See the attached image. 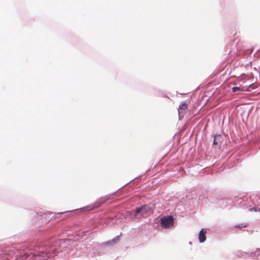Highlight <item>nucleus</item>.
<instances>
[{
  "instance_id": "1",
  "label": "nucleus",
  "mask_w": 260,
  "mask_h": 260,
  "mask_svg": "<svg viewBox=\"0 0 260 260\" xmlns=\"http://www.w3.org/2000/svg\"><path fill=\"white\" fill-rule=\"evenodd\" d=\"M152 213V209L148 205H145L137 208L135 211L133 212V216L135 218L140 219L147 217Z\"/></svg>"
},
{
  "instance_id": "4",
  "label": "nucleus",
  "mask_w": 260,
  "mask_h": 260,
  "mask_svg": "<svg viewBox=\"0 0 260 260\" xmlns=\"http://www.w3.org/2000/svg\"><path fill=\"white\" fill-rule=\"evenodd\" d=\"M206 233H207V230L206 229H202L201 230V231L200 232L199 234V239L200 242L203 243L206 240Z\"/></svg>"
},
{
  "instance_id": "11",
  "label": "nucleus",
  "mask_w": 260,
  "mask_h": 260,
  "mask_svg": "<svg viewBox=\"0 0 260 260\" xmlns=\"http://www.w3.org/2000/svg\"><path fill=\"white\" fill-rule=\"evenodd\" d=\"M23 256H25V255H26L27 256H29L30 255H29V254H28V253H23Z\"/></svg>"
},
{
  "instance_id": "9",
  "label": "nucleus",
  "mask_w": 260,
  "mask_h": 260,
  "mask_svg": "<svg viewBox=\"0 0 260 260\" xmlns=\"http://www.w3.org/2000/svg\"><path fill=\"white\" fill-rule=\"evenodd\" d=\"M243 90V87H234L232 88V90L233 92H236L237 91H242Z\"/></svg>"
},
{
  "instance_id": "13",
  "label": "nucleus",
  "mask_w": 260,
  "mask_h": 260,
  "mask_svg": "<svg viewBox=\"0 0 260 260\" xmlns=\"http://www.w3.org/2000/svg\"><path fill=\"white\" fill-rule=\"evenodd\" d=\"M245 226H246V225H243V226H242H242L239 225V226H237V227H238V228H242V227H245Z\"/></svg>"
},
{
  "instance_id": "8",
  "label": "nucleus",
  "mask_w": 260,
  "mask_h": 260,
  "mask_svg": "<svg viewBox=\"0 0 260 260\" xmlns=\"http://www.w3.org/2000/svg\"><path fill=\"white\" fill-rule=\"evenodd\" d=\"M118 238L116 237V238H114L111 240L106 242L104 244L105 245H113L115 244L118 241Z\"/></svg>"
},
{
  "instance_id": "12",
  "label": "nucleus",
  "mask_w": 260,
  "mask_h": 260,
  "mask_svg": "<svg viewBox=\"0 0 260 260\" xmlns=\"http://www.w3.org/2000/svg\"><path fill=\"white\" fill-rule=\"evenodd\" d=\"M16 257H17V255H16ZM17 257L15 258L14 259H9L8 257L7 258V260H17Z\"/></svg>"
},
{
  "instance_id": "10",
  "label": "nucleus",
  "mask_w": 260,
  "mask_h": 260,
  "mask_svg": "<svg viewBox=\"0 0 260 260\" xmlns=\"http://www.w3.org/2000/svg\"><path fill=\"white\" fill-rule=\"evenodd\" d=\"M250 211H260V209L258 208H253L252 209H250Z\"/></svg>"
},
{
  "instance_id": "3",
  "label": "nucleus",
  "mask_w": 260,
  "mask_h": 260,
  "mask_svg": "<svg viewBox=\"0 0 260 260\" xmlns=\"http://www.w3.org/2000/svg\"><path fill=\"white\" fill-rule=\"evenodd\" d=\"M174 218L172 216H165L160 219L161 225L165 228H169L173 225Z\"/></svg>"
},
{
  "instance_id": "5",
  "label": "nucleus",
  "mask_w": 260,
  "mask_h": 260,
  "mask_svg": "<svg viewBox=\"0 0 260 260\" xmlns=\"http://www.w3.org/2000/svg\"><path fill=\"white\" fill-rule=\"evenodd\" d=\"M222 141V137L221 135L215 136L213 142V145L214 147L219 146Z\"/></svg>"
},
{
  "instance_id": "6",
  "label": "nucleus",
  "mask_w": 260,
  "mask_h": 260,
  "mask_svg": "<svg viewBox=\"0 0 260 260\" xmlns=\"http://www.w3.org/2000/svg\"><path fill=\"white\" fill-rule=\"evenodd\" d=\"M108 200V198L107 197L102 198L100 199L98 203H96V205H94L91 208V209H92L95 208H97L99 207L101 205L104 203L106 201Z\"/></svg>"
},
{
  "instance_id": "7",
  "label": "nucleus",
  "mask_w": 260,
  "mask_h": 260,
  "mask_svg": "<svg viewBox=\"0 0 260 260\" xmlns=\"http://www.w3.org/2000/svg\"><path fill=\"white\" fill-rule=\"evenodd\" d=\"M187 108H188V105L187 104L184 103H182L180 105L179 109H178L179 113H183V112H184L185 111H186L187 110Z\"/></svg>"
},
{
  "instance_id": "14",
  "label": "nucleus",
  "mask_w": 260,
  "mask_h": 260,
  "mask_svg": "<svg viewBox=\"0 0 260 260\" xmlns=\"http://www.w3.org/2000/svg\"><path fill=\"white\" fill-rule=\"evenodd\" d=\"M6 254L8 255H11V253H6Z\"/></svg>"
},
{
  "instance_id": "2",
  "label": "nucleus",
  "mask_w": 260,
  "mask_h": 260,
  "mask_svg": "<svg viewBox=\"0 0 260 260\" xmlns=\"http://www.w3.org/2000/svg\"><path fill=\"white\" fill-rule=\"evenodd\" d=\"M56 251L55 248H52V247H49L46 248L44 250V248H40L37 253H35L33 254L34 256H40L42 257L43 259H47L50 256H52Z\"/></svg>"
}]
</instances>
